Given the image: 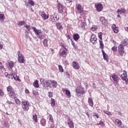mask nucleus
Here are the masks:
<instances>
[{"label": "nucleus", "mask_w": 128, "mask_h": 128, "mask_svg": "<svg viewBox=\"0 0 128 128\" xmlns=\"http://www.w3.org/2000/svg\"><path fill=\"white\" fill-rule=\"evenodd\" d=\"M58 86V82L56 80H51V88H56Z\"/></svg>", "instance_id": "a211bd4d"}, {"label": "nucleus", "mask_w": 128, "mask_h": 128, "mask_svg": "<svg viewBox=\"0 0 128 128\" xmlns=\"http://www.w3.org/2000/svg\"><path fill=\"white\" fill-rule=\"evenodd\" d=\"M4 92H2V89H0V96H4Z\"/></svg>", "instance_id": "6e6d98bb"}, {"label": "nucleus", "mask_w": 128, "mask_h": 128, "mask_svg": "<svg viewBox=\"0 0 128 128\" xmlns=\"http://www.w3.org/2000/svg\"><path fill=\"white\" fill-rule=\"evenodd\" d=\"M103 112L104 114H106L107 116H112V113L109 111L104 110Z\"/></svg>", "instance_id": "ea45409f"}, {"label": "nucleus", "mask_w": 128, "mask_h": 128, "mask_svg": "<svg viewBox=\"0 0 128 128\" xmlns=\"http://www.w3.org/2000/svg\"><path fill=\"white\" fill-rule=\"evenodd\" d=\"M122 44L124 48V46H126V40H124L122 42V44Z\"/></svg>", "instance_id": "09e8293b"}, {"label": "nucleus", "mask_w": 128, "mask_h": 128, "mask_svg": "<svg viewBox=\"0 0 128 128\" xmlns=\"http://www.w3.org/2000/svg\"><path fill=\"white\" fill-rule=\"evenodd\" d=\"M14 100L16 104H20V100L18 99V98H14Z\"/></svg>", "instance_id": "4c0bfd02"}, {"label": "nucleus", "mask_w": 128, "mask_h": 128, "mask_svg": "<svg viewBox=\"0 0 128 128\" xmlns=\"http://www.w3.org/2000/svg\"><path fill=\"white\" fill-rule=\"evenodd\" d=\"M86 21L84 20L81 23V28L82 30H84V28H86Z\"/></svg>", "instance_id": "a878e982"}, {"label": "nucleus", "mask_w": 128, "mask_h": 128, "mask_svg": "<svg viewBox=\"0 0 128 128\" xmlns=\"http://www.w3.org/2000/svg\"><path fill=\"white\" fill-rule=\"evenodd\" d=\"M25 92H26V94H28L30 92V91H28V90L26 89L25 90Z\"/></svg>", "instance_id": "338daca9"}, {"label": "nucleus", "mask_w": 128, "mask_h": 128, "mask_svg": "<svg viewBox=\"0 0 128 128\" xmlns=\"http://www.w3.org/2000/svg\"><path fill=\"white\" fill-rule=\"evenodd\" d=\"M72 46H73L74 48H76V44H74V42L72 41Z\"/></svg>", "instance_id": "69168bd1"}, {"label": "nucleus", "mask_w": 128, "mask_h": 128, "mask_svg": "<svg viewBox=\"0 0 128 128\" xmlns=\"http://www.w3.org/2000/svg\"><path fill=\"white\" fill-rule=\"evenodd\" d=\"M56 26L57 28H58L59 30H62L63 28L62 26V24L60 22L56 23Z\"/></svg>", "instance_id": "b1692460"}, {"label": "nucleus", "mask_w": 128, "mask_h": 128, "mask_svg": "<svg viewBox=\"0 0 128 128\" xmlns=\"http://www.w3.org/2000/svg\"><path fill=\"white\" fill-rule=\"evenodd\" d=\"M76 92L77 94H82L84 92V88L81 86H78L76 88Z\"/></svg>", "instance_id": "ddd939ff"}, {"label": "nucleus", "mask_w": 128, "mask_h": 128, "mask_svg": "<svg viewBox=\"0 0 128 128\" xmlns=\"http://www.w3.org/2000/svg\"><path fill=\"white\" fill-rule=\"evenodd\" d=\"M14 62L10 61L8 62V66H9V68L10 70H12V68H14Z\"/></svg>", "instance_id": "bb28decb"}, {"label": "nucleus", "mask_w": 128, "mask_h": 128, "mask_svg": "<svg viewBox=\"0 0 128 128\" xmlns=\"http://www.w3.org/2000/svg\"><path fill=\"white\" fill-rule=\"evenodd\" d=\"M24 28H26L27 30H30V26H28V25H26L24 26Z\"/></svg>", "instance_id": "4d7b16f0"}, {"label": "nucleus", "mask_w": 128, "mask_h": 128, "mask_svg": "<svg viewBox=\"0 0 128 128\" xmlns=\"http://www.w3.org/2000/svg\"><path fill=\"white\" fill-rule=\"evenodd\" d=\"M96 36L94 34H92L90 38V42H91L93 44H96Z\"/></svg>", "instance_id": "9d476101"}, {"label": "nucleus", "mask_w": 128, "mask_h": 128, "mask_svg": "<svg viewBox=\"0 0 128 128\" xmlns=\"http://www.w3.org/2000/svg\"><path fill=\"white\" fill-rule=\"evenodd\" d=\"M49 120L50 122H54V118L50 114H49Z\"/></svg>", "instance_id": "e433bc0d"}, {"label": "nucleus", "mask_w": 128, "mask_h": 128, "mask_svg": "<svg viewBox=\"0 0 128 128\" xmlns=\"http://www.w3.org/2000/svg\"><path fill=\"white\" fill-rule=\"evenodd\" d=\"M51 106H56V102L54 98H51Z\"/></svg>", "instance_id": "c9c22d12"}, {"label": "nucleus", "mask_w": 128, "mask_h": 128, "mask_svg": "<svg viewBox=\"0 0 128 128\" xmlns=\"http://www.w3.org/2000/svg\"><path fill=\"white\" fill-rule=\"evenodd\" d=\"M115 124L118 126H122V121L119 119H116L115 120Z\"/></svg>", "instance_id": "5701e85b"}, {"label": "nucleus", "mask_w": 128, "mask_h": 128, "mask_svg": "<svg viewBox=\"0 0 128 128\" xmlns=\"http://www.w3.org/2000/svg\"><path fill=\"white\" fill-rule=\"evenodd\" d=\"M113 32H114L115 34H118V28L116 27L115 28L113 29Z\"/></svg>", "instance_id": "a18cd8bd"}, {"label": "nucleus", "mask_w": 128, "mask_h": 128, "mask_svg": "<svg viewBox=\"0 0 128 128\" xmlns=\"http://www.w3.org/2000/svg\"><path fill=\"white\" fill-rule=\"evenodd\" d=\"M93 116H96L97 118H99L98 115V114H96V113H94V114Z\"/></svg>", "instance_id": "bf43d9fd"}, {"label": "nucleus", "mask_w": 128, "mask_h": 128, "mask_svg": "<svg viewBox=\"0 0 128 128\" xmlns=\"http://www.w3.org/2000/svg\"><path fill=\"white\" fill-rule=\"evenodd\" d=\"M73 38L74 40H78L79 38H80V35H78V34H74L73 35Z\"/></svg>", "instance_id": "393cba45"}, {"label": "nucleus", "mask_w": 128, "mask_h": 128, "mask_svg": "<svg viewBox=\"0 0 128 128\" xmlns=\"http://www.w3.org/2000/svg\"><path fill=\"white\" fill-rule=\"evenodd\" d=\"M18 60L19 62H20V64H24V55H22L20 53V52L18 51Z\"/></svg>", "instance_id": "f03ea898"}, {"label": "nucleus", "mask_w": 128, "mask_h": 128, "mask_svg": "<svg viewBox=\"0 0 128 128\" xmlns=\"http://www.w3.org/2000/svg\"><path fill=\"white\" fill-rule=\"evenodd\" d=\"M7 102H8V104H14V102H10V100H8V101H7Z\"/></svg>", "instance_id": "e2e57ef3"}, {"label": "nucleus", "mask_w": 128, "mask_h": 128, "mask_svg": "<svg viewBox=\"0 0 128 128\" xmlns=\"http://www.w3.org/2000/svg\"><path fill=\"white\" fill-rule=\"evenodd\" d=\"M118 52L121 56H122L124 54V48L122 44L118 46Z\"/></svg>", "instance_id": "20e7f679"}, {"label": "nucleus", "mask_w": 128, "mask_h": 128, "mask_svg": "<svg viewBox=\"0 0 128 128\" xmlns=\"http://www.w3.org/2000/svg\"><path fill=\"white\" fill-rule=\"evenodd\" d=\"M40 82L42 84H46V81H44V80L42 78H41L40 80Z\"/></svg>", "instance_id": "864d4df0"}, {"label": "nucleus", "mask_w": 128, "mask_h": 128, "mask_svg": "<svg viewBox=\"0 0 128 128\" xmlns=\"http://www.w3.org/2000/svg\"><path fill=\"white\" fill-rule=\"evenodd\" d=\"M98 28V26H96L93 25L92 27V30L94 31L96 30Z\"/></svg>", "instance_id": "de8ad7c7"}, {"label": "nucleus", "mask_w": 128, "mask_h": 128, "mask_svg": "<svg viewBox=\"0 0 128 128\" xmlns=\"http://www.w3.org/2000/svg\"><path fill=\"white\" fill-rule=\"evenodd\" d=\"M122 80H124L126 84H128V76L126 75V72H124V73L120 76Z\"/></svg>", "instance_id": "423d86ee"}, {"label": "nucleus", "mask_w": 128, "mask_h": 128, "mask_svg": "<svg viewBox=\"0 0 128 128\" xmlns=\"http://www.w3.org/2000/svg\"><path fill=\"white\" fill-rule=\"evenodd\" d=\"M26 23L24 22V21L22 20V21H19L18 22V26H24V24Z\"/></svg>", "instance_id": "473e14b6"}, {"label": "nucleus", "mask_w": 128, "mask_h": 128, "mask_svg": "<svg viewBox=\"0 0 128 128\" xmlns=\"http://www.w3.org/2000/svg\"><path fill=\"white\" fill-rule=\"evenodd\" d=\"M13 90H14V89H12V88L10 86H9L7 88V90H8V92H10L11 91H12Z\"/></svg>", "instance_id": "37998d69"}, {"label": "nucleus", "mask_w": 128, "mask_h": 128, "mask_svg": "<svg viewBox=\"0 0 128 128\" xmlns=\"http://www.w3.org/2000/svg\"><path fill=\"white\" fill-rule=\"evenodd\" d=\"M66 37H67V38H69V40H72V37L70 36V35H68Z\"/></svg>", "instance_id": "0e129e2a"}, {"label": "nucleus", "mask_w": 128, "mask_h": 128, "mask_svg": "<svg viewBox=\"0 0 128 128\" xmlns=\"http://www.w3.org/2000/svg\"><path fill=\"white\" fill-rule=\"evenodd\" d=\"M66 1L68 4H70L72 2V0H66Z\"/></svg>", "instance_id": "052dcab7"}, {"label": "nucleus", "mask_w": 128, "mask_h": 128, "mask_svg": "<svg viewBox=\"0 0 128 128\" xmlns=\"http://www.w3.org/2000/svg\"><path fill=\"white\" fill-rule=\"evenodd\" d=\"M112 80H114V82H115L118 83V76H116V75H114L112 76Z\"/></svg>", "instance_id": "cd10ccee"}, {"label": "nucleus", "mask_w": 128, "mask_h": 128, "mask_svg": "<svg viewBox=\"0 0 128 128\" xmlns=\"http://www.w3.org/2000/svg\"><path fill=\"white\" fill-rule=\"evenodd\" d=\"M57 9L59 14H62L64 12V6L60 4H58L57 6Z\"/></svg>", "instance_id": "6e6552de"}, {"label": "nucleus", "mask_w": 128, "mask_h": 128, "mask_svg": "<svg viewBox=\"0 0 128 128\" xmlns=\"http://www.w3.org/2000/svg\"><path fill=\"white\" fill-rule=\"evenodd\" d=\"M100 48L102 50H103L104 46V44L102 43V41L100 40Z\"/></svg>", "instance_id": "a19ab883"}, {"label": "nucleus", "mask_w": 128, "mask_h": 128, "mask_svg": "<svg viewBox=\"0 0 128 128\" xmlns=\"http://www.w3.org/2000/svg\"><path fill=\"white\" fill-rule=\"evenodd\" d=\"M33 119L36 122H38V115L34 114L32 115Z\"/></svg>", "instance_id": "7c9ffc66"}, {"label": "nucleus", "mask_w": 128, "mask_h": 128, "mask_svg": "<svg viewBox=\"0 0 128 128\" xmlns=\"http://www.w3.org/2000/svg\"><path fill=\"white\" fill-rule=\"evenodd\" d=\"M98 38L100 40H102V33L101 32L98 33Z\"/></svg>", "instance_id": "c03bdc74"}, {"label": "nucleus", "mask_w": 128, "mask_h": 128, "mask_svg": "<svg viewBox=\"0 0 128 128\" xmlns=\"http://www.w3.org/2000/svg\"><path fill=\"white\" fill-rule=\"evenodd\" d=\"M9 95H10L11 96H14V90H12L11 92H9Z\"/></svg>", "instance_id": "49530a36"}, {"label": "nucleus", "mask_w": 128, "mask_h": 128, "mask_svg": "<svg viewBox=\"0 0 128 128\" xmlns=\"http://www.w3.org/2000/svg\"><path fill=\"white\" fill-rule=\"evenodd\" d=\"M120 128H126V126H119Z\"/></svg>", "instance_id": "774afa93"}, {"label": "nucleus", "mask_w": 128, "mask_h": 128, "mask_svg": "<svg viewBox=\"0 0 128 128\" xmlns=\"http://www.w3.org/2000/svg\"><path fill=\"white\" fill-rule=\"evenodd\" d=\"M112 50L113 52H116L118 50V47L114 46L112 48Z\"/></svg>", "instance_id": "8fccbe9b"}, {"label": "nucleus", "mask_w": 128, "mask_h": 128, "mask_svg": "<svg viewBox=\"0 0 128 128\" xmlns=\"http://www.w3.org/2000/svg\"><path fill=\"white\" fill-rule=\"evenodd\" d=\"M50 18L51 22H58L60 20V16L58 14H54L50 16Z\"/></svg>", "instance_id": "7ed1b4c3"}, {"label": "nucleus", "mask_w": 128, "mask_h": 128, "mask_svg": "<svg viewBox=\"0 0 128 128\" xmlns=\"http://www.w3.org/2000/svg\"><path fill=\"white\" fill-rule=\"evenodd\" d=\"M2 68H4V64H2V62H0V70H2Z\"/></svg>", "instance_id": "5fc2aeb1"}, {"label": "nucleus", "mask_w": 128, "mask_h": 128, "mask_svg": "<svg viewBox=\"0 0 128 128\" xmlns=\"http://www.w3.org/2000/svg\"><path fill=\"white\" fill-rule=\"evenodd\" d=\"M76 8L80 14H82V12H84V10H82V6L80 4L78 5Z\"/></svg>", "instance_id": "412c9836"}, {"label": "nucleus", "mask_w": 128, "mask_h": 128, "mask_svg": "<svg viewBox=\"0 0 128 128\" xmlns=\"http://www.w3.org/2000/svg\"><path fill=\"white\" fill-rule=\"evenodd\" d=\"M100 22H101V24H104V26H106L108 24V20L106 19L104 17L102 16L100 19Z\"/></svg>", "instance_id": "f8f14e48"}, {"label": "nucleus", "mask_w": 128, "mask_h": 128, "mask_svg": "<svg viewBox=\"0 0 128 128\" xmlns=\"http://www.w3.org/2000/svg\"><path fill=\"white\" fill-rule=\"evenodd\" d=\"M10 78H14L15 80H17L18 82H20V79L18 78V76H16V73L12 74L10 75Z\"/></svg>", "instance_id": "0eeeda50"}, {"label": "nucleus", "mask_w": 128, "mask_h": 128, "mask_svg": "<svg viewBox=\"0 0 128 128\" xmlns=\"http://www.w3.org/2000/svg\"><path fill=\"white\" fill-rule=\"evenodd\" d=\"M48 94L49 98H52V92H48Z\"/></svg>", "instance_id": "13d9d810"}, {"label": "nucleus", "mask_w": 128, "mask_h": 128, "mask_svg": "<svg viewBox=\"0 0 128 128\" xmlns=\"http://www.w3.org/2000/svg\"><path fill=\"white\" fill-rule=\"evenodd\" d=\"M72 67L75 70H80V65H78V63L76 62H72Z\"/></svg>", "instance_id": "dca6fc26"}, {"label": "nucleus", "mask_w": 128, "mask_h": 128, "mask_svg": "<svg viewBox=\"0 0 128 128\" xmlns=\"http://www.w3.org/2000/svg\"><path fill=\"white\" fill-rule=\"evenodd\" d=\"M99 124H100L101 126H104V123L102 120L100 121Z\"/></svg>", "instance_id": "603ef678"}, {"label": "nucleus", "mask_w": 128, "mask_h": 128, "mask_svg": "<svg viewBox=\"0 0 128 128\" xmlns=\"http://www.w3.org/2000/svg\"><path fill=\"white\" fill-rule=\"evenodd\" d=\"M95 8H96V10L100 12L102 10V8L104 6H102V4L100 3H96L95 4Z\"/></svg>", "instance_id": "39448f33"}, {"label": "nucleus", "mask_w": 128, "mask_h": 128, "mask_svg": "<svg viewBox=\"0 0 128 128\" xmlns=\"http://www.w3.org/2000/svg\"><path fill=\"white\" fill-rule=\"evenodd\" d=\"M30 106V103L28 101L22 102V108L24 110H28Z\"/></svg>", "instance_id": "f257e3e1"}, {"label": "nucleus", "mask_w": 128, "mask_h": 128, "mask_svg": "<svg viewBox=\"0 0 128 128\" xmlns=\"http://www.w3.org/2000/svg\"><path fill=\"white\" fill-rule=\"evenodd\" d=\"M112 29L114 30V28H116V24H113L112 26Z\"/></svg>", "instance_id": "680f3d73"}, {"label": "nucleus", "mask_w": 128, "mask_h": 128, "mask_svg": "<svg viewBox=\"0 0 128 128\" xmlns=\"http://www.w3.org/2000/svg\"><path fill=\"white\" fill-rule=\"evenodd\" d=\"M126 9L124 8H122L121 9H118L117 11L118 14H126Z\"/></svg>", "instance_id": "aec40b11"}, {"label": "nucleus", "mask_w": 128, "mask_h": 128, "mask_svg": "<svg viewBox=\"0 0 128 128\" xmlns=\"http://www.w3.org/2000/svg\"><path fill=\"white\" fill-rule=\"evenodd\" d=\"M4 14H0V22H4Z\"/></svg>", "instance_id": "58836bf2"}, {"label": "nucleus", "mask_w": 128, "mask_h": 128, "mask_svg": "<svg viewBox=\"0 0 128 128\" xmlns=\"http://www.w3.org/2000/svg\"><path fill=\"white\" fill-rule=\"evenodd\" d=\"M33 94L35 96H38V92L36 90H33L32 91Z\"/></svg>", "instance_id": "79ce46f5"}, {"label": "nucleus", "mask_w": 128, "mask_h": 128, "mask_svg": "<svg viewBox=\"0 0 128 128\" xmlns=\"http://www.w3.org/2000/svg\"><path fill=\"white\" fill-rule=\"evenodd\" d=\"M43 44L45 48H48V39H45L43 41Z\"/></svg>", "instance_id": "c85d7f7f"}, {"label": "nucleus", "mask_w": 128, "mask_h": 128, "mask_svg": "<svg viewBox=\"0 0 128 128\" xmlns=\"http://www.w3.org/2000/svg\"><path fill=\"white\" fill-rule=\"evenodd\" d=\"M46 120L45 119H42L40 120V124H41L42 126H46Z\"/></svg>", "instance_id": "2f4dec72"}, {"label": "nucleus", "mask_w": 128, "mask_h": 128, "mask_svg": "<svg viewBox=\"0 0 128 128\" xmlns=\"http://www.w3.org/2000/svg\"><path fill=\"white\" fill-rule=\"evenodd\" d=\"M59 54L60 56H64L66 54V51L61 49L60 51Z\"/></svg>", "instance_id": "6ab92c4d"}, {"label": "nucleus", "mask_w": 128, "mask_h": 128, "mask_svg": "<svg viewBox=\"0 0 128 128\" xmlns=\"http://www.w3.org/2000/svg\"><path fill=\"white\" fill-rule=\"evenodd\" d=\"M41 16H42V20H48V15H46L44 12H42L40 13Z\"/></svg>", "instance_id": "2eb2a0df"}, {"label": "nucleus", "mask_w": 128, "mask_h": 128, "mask_svg": "<svg viewBox=\"0 0 128 128\" xmlns=\"http://www.w3.org/2000/svg\"><path fill=\"white\" fill-rule=\"evenodd\" d=\"M88 102L91 106H94V102L92 101V98H89Z\"/></svg>", "instance_id": "c756f323"}, {"label": "nucleus", "mask_w": 128, "mask_h": 128, "mask_svg": "<svg viewBox=\"0 0 128 128\" xmlns=\"http://www.w3.org/2000/svg\"><path fill=\"white\" fill-rule=\"evenodd\" d=\"M32 29L34 30L36 34H37V36H39V38H40V34H42V31L40 30L36 29V27H32Z\"/></svg>", "instance_id": "4468645a"}, {"label": "nucleus", "mask_w": 128, "mask_h": 128, "mask_svg": "<svg viewBox=\"0 0 128 128\" xmlns=\"http://www.w3.org/2000/svg\"><path fill=\"white\" fill-rule=\"evenodd\" d=\"M60 72H64V68H62V66L60 65L58 66Z\"/></svg>", "instance_id": "3c124183"}, {"label": "nucleus", "mask_w": 128, "mask_h": 128, "mask_svg": "<svg viewBox=\"0 0 128 128\" xmlns=\"http://www.w3.org/2000/svg\"><path fill=\"white\" fill-rule=\"evenodd\" d=\"M67 124L68 126L70 128H74V124L72 120L68 119L67 120Z\"/></svg>", "instance_id": "1a4fd4ad"}, {"label": "nucleus", "mask_w": 128, "mask_h": 128, "mask_svg": "<svg viewBox=\"0 0 128 128\" xmlns=\"http://www.w3.org/2000/svg\"><path fill=\"white\" fill-rule=\"evenodd\" d=\"M66 94L68 96V98H70L71 95H70V92L68 90H66Z\"/></svg>", "instance_id": "f704fd0d"}, {"label": "nucleus", "mask_w": 128, "mask_h": 128, "mask_svg": "<svg viewBox=\"0 0 128 128\" xmlns=\"http://www.w3.org/2000/svg\"><path fill=\"white\" fill-rule=\"evenodd\" d=\"M102 52L103 54V58H104V60H106L107 62H108V54H106V52H104V50H102Z\"/></svg>", "instance_id": "f3484780"}, {"label": "nucleus", "mask_w": 128, "mask_h": 128, "mask_svg": "<svg viewBox=\"0 0 128 128\" xmlns=\"http://www.w3.org/2000/svg\"><path fill=\"white\" fill-rule=\"evenodd\" d=\"M25 4L28 8H30V6H34V2L32 0H28V2H26Z\"/></svg>", "instance_id": "9b49d317"}, {"label": "nucleus", "mask_w": 128, "mask_h": 128, "mask_svg": "<svg viewBox=\"0 0 128 128\" xmlns=\"http://www.w3.org/2000/svg\"><path fill=\"white\" fill-rule=\"evenodd\" d=\"M34 86L35 88H38L40 86L37 80L34 82Z\"/></svg>", "instance_id": "72a5a7b5"}, {"label": "nucleus", "mask_w": 128, "mask_h": 128, "mask_svg": "<svg viewBox=\"0 0 128 128\" xmlns=\"http://www.w3.org/2000/svg\"><path fill=\"white\" fill-rule=\"evenodd\" d=\"M45 82L48 88H52V80H46Z\"/></svg>", "instance_id": "4be33fe9"}]
</instances>
